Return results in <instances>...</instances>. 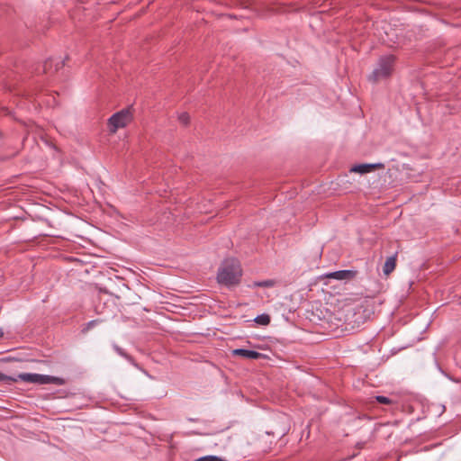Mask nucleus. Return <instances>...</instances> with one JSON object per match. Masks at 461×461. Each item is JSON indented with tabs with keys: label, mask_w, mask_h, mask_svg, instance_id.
<instances>
[{
	"label": "nucleus",
	"mask_w": 461,
	"mask_h": 461,
	"mask_svg": "<svg viewBox=\"0 0 461 461\" xmlns=\"http://www.w3.org/2000/svg\"><path fill=\"white\" fill-rule=\"evenodd\" d=\"M131 120L132 114L130 108L122 109L120 112L115 113L108 120L110 131L115 133L118 129L127 126Z\"/></svg>",
	"instance_id": "3"
},
{
	"label": "nucleus",
	"mask_w": 461,
	"mask_h": 461,
	"mask_svg": "<svg viewBox=\"0 0 461 461\" xmlns=\"http://www.w3.org/2000/svg\"><path fill=\"white\" fill-rule=\"evenodd\" d=\"M113 349L116 351L117 354L120 356L125 357L126 359H130L131 357L119 346L113 345Z\"/></svg>",
	"instance_id": "17"
},
{
	"label": "nucleus",
	"mask_w": 461,
	"mask_h": 461,
	"mask_svg": "<svg viewBox=\"0 0 461 461\" xmlns=\"http://www.w3.org/2000/svg\"><path fill=\"white\" fill-rule=\"evenodd\" d=\"M275 285V281L272 279H267L264 281H256L253 283L251 287H272Z\"/></svg>",
	"instance_id": "10"
},
{
	"label": "nucleus",
	"mask_w": 461,
	"mask_h": 461,
	"mask_svg": "<svg viewBox=\"0 0 461 461\" xmlns=\"http://www.w3.org/2000/svg\"><path fill=\"white\" fill-rule=\"evenodd\" d=\"M375 168L383 169V168H384V165L383 163L355 165L351 168V172L359 173V174L363 175V174L369 173Z\"/></svg>",
	"instance_id": "5"
},
{
	"label": "nucleus",
	"mask_w": 461,
	"mask_h": 461,
	"mask_svg": "<svg viewBox=\"0 0 461 461\" xmlns=\"http://www.w3.org/2000/svg\"><path fill=\"white\" fill-rule=\"evenodd\" d=\"M4 330L2 328H0V339H2L4 337Z\"/></svg>",
	"instance_id": "18"
},
{
	"label": "nucleus",
	"mask_w": 461,
	"mask_h": 461,
	"mask_svg": "<svg viewBox=\"0 0 461 461\" xmlns=\"http://www.w3.org/2000/svg\"><path fill=\"white\" fill-rule=\"evenodd\" d=\"M396 57L389 54L381 56L373 72L368 76V80L376 83L382 79L388 78L393 71Z\"/></svg>",
	"instance_id": "2"
},
{
	"label": "nucleus",
	"mask_w": 461,
	"mask_h": 461,
	"mask_svg": "<svg viewBox=\"0 0 461 461\" xmlns=\"http://www.w3.org/2000/svg\"><path fill=\"white\" fill-rule=\"evenodd\" d=\"M18 378L23 382L37 384H47L59 380L54 376L32 373L20 374L18 375Z\"/></svg>",
	"instance_id": "4"
},
{
	"label": "nucleus",
	"mask_w": 461,
	"mask_h": 461,
	"mask_svg": "<svg viewBox=\"0 0 461 461\" xmlns=\"http://www.w3.org/2000/svg\"><path fill=\"white\" fill-rule=\"evenodd\" d=\"M396 259H397V253L387 258V259L384 265V267H383V271H384V275L388 276L394 270V268L396 267Z\"/></svg>",
	"instance_id": "9"
},
{
	"label": "nucleus",
	"mask_w": 461,
	"mask_h": 461,
	"mask_svg": "<svg viewBox=\"0 0 461 461\" xmlns=\"http://www.w3.org/2000/svg\"><path fill=\"white\" fill-rule=\"evenodd\" d=\"M356 271L353 270H339L330 272L326 275V277L336 280H348L354 278Z\"/></svg>",
	"instance_id": "7"
},
{
	"label": "nucleus",
	"mask_w": 461,
	"mask_h": 461,
	"mask_svg": "<svg viewBox=\"0 0 461 461\" xmlns=\"http://www.w3.org/2000/svg\"><path fill=\"white\" fill-rule=\"evenodd\" d=\"M101 322H103V320H101V319H96V320L88 321L82 328V332L86 333L87 331H89L90 330H92L94 327H95L96 325H98Z\"/></svg>",
	"instance_id": "12"
},
{
	"label": "nucleus",
	"mask_w": 461,
	"mask_h": 461,
	"mask_svg": "<svg viewBox=\"0 0 461 461\" xmlns=\"http://www.w3.org/2000/svg\"><path fill=\"white\" fill-rule=\"evenodd\" d=\"M375 399L380 404L389 405V404L393 403V400L388 398V397H386V396L377 395V396L375 397Z\"/></svg>",
	"instance_id": "15"
},
{
	"label": "nucleus",
	"mask_w": 461,
	"mask_h": 461,
	"mask_svg": "<svg viewBox=\"0 0 461 461\" xmlns=\"http://www.w3.org/2000/svg\"><path fill=\"white\" fill-rule=\"evenodd\" d=\"M233 356L241 357L247 359H259L263 357V355L258 351L245 349V348H236L232 350Z\"/></svg>",
	"instance_id": "6"
},
{
	"label": "nucleus",
	"mask_w": 461,
	"mask_h": 461,
	"mask_svg": "<svg viewBox=\"0 0 461 461\" xmlns=\"http://www.w3.org/2000/svg\"><path fill=\"white\" fill-rule=\"evenodd\" d=\"M65 65V61L64 60H61V61H56L52 59H47L45 62H44V65H43V71L44 73H49L51 71L52 69V67L54 66V72L58 71L59 69H60L61 68H63Z\"/></svg>",
	"instance_id": "8"
},
{
	"label": "nucleus",
	"mask_w": 461,
	"mask_h": 461,
	"mask_svg": "<svg viewBox=\"0 0 461 461\" xmlns=\"http://www.w3.org/2000/svg\"><path fill=\"white\" fill-rule=\"evenodd\" d=\"M256 323L266 326L270 323V316L268 314L263 313L258 315L255 320Z\"/></svg>",
	"instance_id": "11"
},
{
	"label": "nucleus",
	"mask_w": 461,
	"mask_h": 461,
	"mask_svg": "<svg viewBox=\"0 0 461 461\" xmlns=\"http://www.w3.org/2000/svg\"><path fill=\"white\" fill-rule=\"evenodd\" d=\"M178 121L183 125H187L189 123V122H190V116H189V114L187 113H182L178 116Z\"/></svg>",
	"instance_id": "16"
},
{
	"label": "nucleus",
	"mask_w": 461,
	"mask_h": 461,
	"mask_svg": "<svg viewBox=\"0 0 461 461\" xmlns=\"http://www.w3.org/2000/svg\"><path fill=\"white\" fill-rule=\"evenodd\" d=\"M18 380H19L18 376L13 377V376H9V375L0 372V382H4L5 384H12L13 383H15Z\"/></svg>",
	"instance_id": "13"
},
{
	"label": "nucleus",
	"mask_w": 461,
	"mask_h": 461,
	"mask_svg": "<svg viewBox=\"0 0 461 461\" xmlns=\"http://www.w3.org/2000/svg\"><path fill=\"white\" fill-rule=\"evenodd\" d=\"M242 269L240 263L236 258H227L222 261L217 272L219 284L232 286L240 282Z\"/></svg>",
	"instance_id": "1"
},
{
	"label": "nucleus",
	"mask_w": 461,
	"mask_h": 461,
	"mask_svg": "<svg viewBox=\"0 0 461 461\" xmlns=\"http://www.w3.org/2000/svg\"><path fill=\"white\" fill-rule=\"evenodd\" d=\"M194 461H225V460L220 456L209 455V456H204L199 457V458L195 459Z\"/></svg>",
	"instance_id": "14"
}]
</instances>
